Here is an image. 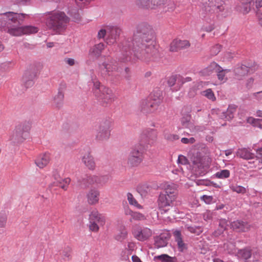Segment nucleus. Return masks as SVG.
Masks as SVG:
<instances>
[{"mask_svg": "<svg viewBox=\"0 0 262 262\" xmlns=\"http://www.w3.org/2000/svg\"><path fill=\"white\" fill-rule=\"evenodd\" d=\"M230 174L229 170L227 169H224L217 172L215 176L219 179H226L229 177Z\"/></svg>", "mask_w": 262, "mask_h": 262, "instance_id": "nucleus-42", "label": "nucleus"}, {"mask_svg": "<svg viewBox=\"0 0 262 262\" xmlns=\"http://www.w3.org/2000/svg\"><path fill=\"white\" fill-rule=\"evenodd\" d=\"M161 101L160 97L152 98L151 96L150 98L143 99L140 102L139 109L144 114L154 113L158 110Z\"/></svg>", "mask_w": 262, "mask_h": 262, "instance_id": "nucleus-8", "label": "nucleus"}, {"mask_svg": "<svg viewBox=\"0 0 262 262\" xmlns=\"http://www.w3.org/2000/svg\"><path fill=\"white\" fill-rule=\"evenodd\" d=\"M127 235L126 230L123 229L115 235V238L118 241L122 242L126 238Z\"/></svg>", "mask_w": 262, "mask_h": 262, "instance_id": "nucleus-41", "label": "nucleus"}, {"mask_svg": "<svg viewBox=\"0 0 262 262\" xmlns=\"http://www.w3.org/2000/svg\"><path fill=\"white\" fill-rule=\"evenodd\" d=\"M54 177V181L51 184L50 187H52L54 186H57L64 190H66L71 182V179L69 178L62 179L58 174H55Z\"/></svg>", "mask_w": 262, "mask_h": 262, "instance_id": "nucleus-19", "label": "nucleus"}, {"mask_svg": "<svg viewBox=\"0 0 262 262\" xmlns=\"http://www.w3.org/2000/svg\"><path fill=\"white\" fill-rule=\"evenodd\" d=\"M169 236L165 234H161L160 235L155 237L154 245L157 248L165 247L168 243Z\"/></svg>", "mask_w": 262, "mask_h": 262, "instance_id": "nucleus-29", "label": "nucleus"}, {"mask_svg": "<svg viewBox=\"0 0 262 262\" xmlns=\"http://www.w3.org/2000/svg\"><path fill=\"white\" fill-rule=\"evenodd\" d=\"M236 155L237 157L245 160L252 159L255 156L254 154L251 152L249 149L246 148L238 149L236 152Z\"/></svg>", "mask_w": 262, "mask_h": 262, "instance_id": "nucleus-30", "label": "nucleus"}, {"mask_svg": "<svg viewBox=\"0 0 262 262\" xmlns=\"http://www.w3.org/2000/svg\"><path fill=\"white\" fill-rule=\"evenodd\" d=\"M32 127V121H25L23 124L18 125L10 136V140L14 144L23 142L30 135Z\"/></svg>", "mask_w": 262, "mask_h": 262, "instance_id": "nucleus-7", "label": "nucleus"}, {"mask_svg": "<svg viewBox=\"0 0 262 262\" xmlns=\"http://www.w3.org/2000/svg\"><path fill=\"white\" fill-rule=\"evenodd\" d=\"M99 191L96 188H92L89 190L86 194L88 203L91 205H94L98 203L99 200Z\"/></svg>", "mask_w": 262, "mask_h": 262, "instance_id": "nucleus-24", "label": "nucleus"}, {"mask_svg": "<svg viewBox=\"0 0 262 262\" xmlns=\"http://www.w3.org/2000/svg\"><path fill=\"white\" fill-rule=\"evenodd\" d=\"M32 70L31 69L26 70L23 76V85L25 88V90L33 85V76Z\"/></svg>", "mask_w": 262, "mask_h": 262, "instance_id": "nucleus-22", "label": "nucleus"}, {"mask_svg": "<svg viewBox=\"0 0 262 262\" xmlns=\"http://www.w3.org/2000/svg\"><path fill=\"white\" fill-rule=\"evenodd\" d=\"M27 16L28 15L25 13L11 11L0 14V29L6 27L8 32L13 36L31 34L33 33L32 26H21L25 17Z\"/></svg>", "mask_w": 262, "mask_h": 262, "instance_id": "nucleus-2", "label": "nucleus"}, {"mask_svg": "<svg viewBox=\"0 0 262 262\" xmlns=\"http://www.w3.org/2000/svg\"><path fill=\"white\" fill-rule=\"evenodd\" d=\"M168 84L169 86H173L176 82L178 83V78L176 76H172L170 77L168 80Z\"/></svg>", "mask_w": 262, "mask_h": 262, "instance_id": "nucleus-57", "label": "nucleus"}, {"mask_svg": "<svg viewBox=\"0 0 262 262\" xmlns=\"http://www.w3.org/2000/svg\"><path fill=\"white\" fill-rule=\"evenodd\" d=\"M187 230L191 233L200 234L202 232V228L199 226H188L187 227Z\"/></svg>", "mask_w": 262, "mask_h": 262, "instance_id": "nucleus-48", "label": "nucleus"}, {"mask_svg": "<svg viewBox=\"0 0 262 262\" xmlns=\"http://www.w3.org/2000/svg\"><path fill=\"white\" fill-rule=\"evenodd\" d=\"M176 199V193L174 188H171L168 186L164 192L159 195L158 204L159 209L164 212L170 210L173 206V202Z\"/></svg>", "mask_w": 262, "mask_h": 262, "instance_id": "nucleus-6", "label": "nucleus"}, {"mask_svg": "<svg viewBox=\"0 0 262 262\" xmlns=\"http://www.w3.org/2000/svg\"><path fill=\"white\" fill-rule=\"evenodd\" d=\"M157 138V132L152 128L144 129L140 135L141 143L143 146L145 144L152 145Z\"/></svg>", "mask_w": 262, "mask_h": 262, "instance_id": "nucleus-13", "label": "nucleus"}, {"mask_svg": "<svg viewBox=\"0 0 262 262\" xmlns=\"http://www.w3.org/2000/svg\"><path fill=\"white\" fill-rule=\"evenodd\" d=\"M191 160L196 167L200 168L203 167V159L200 154H197L195 156L192 158Z\"/></svg>", "mask_w": 262, "mask_h": 262, "instance_id": "nucleus-38", "label": "nucleus"}, {"mask_svg": "<svg viewBox=\"0 0 262 262\" xmlns=\"http://www.w3.org/2000/svg\"><path fill=\"white\" fill-rule=\"evenodd\" d=\"M191 80V78L189 77L184 78L181 76H179L178 77V84L182 85L185 82L190 81Z\"/></svg>", "mask_w": 262, "mask_h": 262, "instance_id": "nucleus-55", "label": "nucleus"}, {"mask_svg": "<svg viewBox=\"0 0 262 262\" xmlns=\"http://www.w3.org/2000/svg\"><path fill=\"white\" fill-rule=\"evenodd\" d=\"M134 236L139 241L147 240L152 235L151 230L146 227L141 228L138 226H135L132 230Z\"/></svg>", "mask_w": 262, "mask_h": 262, "instance_id": "nucleus-15", "label": "nucleus"}, {"mask_svg": "<svg viewBox=\"0 0 262 262\" xmlns=\"http://www.w3.org/2000/svg\"><path fill=\"white\" fill-rule=\"evenodd\" d=\"M42 64L39 62L35 63L34 66V75L38 74L42 69Z\"/></svg>", "mask_w": 262, "mask_h": 262, "instance_id": "nucleus-54", "label": "nucleus"}, {"mask_svg": "<svg viewBox=\"0 0 262 262\" xmlns=\"http://www.w3.org/2000/svg\"><path fill=\"white\" fill-rule=\"evenodd\" d=\"M106 35L107 36V26L105 29H101L98 31L97 37L99 39L104 38Z\"/></svg>", "mask_w": 262, "mask_h": 262, "instance_id": "nucleus-52", "label": "nucleus"}, {"mask_svg": "<svg viewBox=\"0 0 262 262\" xmlns=\"http://www.w3.org/2000/svg\"><path fill=\"white\" fill-rule=\"evenodd\" d=\"M91 81L93 83L92 91L94 95L103 105L110 104L114 101L115 95L111 89L101 85L95 75L91 76Z\"/></svg>", "mask_w": 262, "mask_h": 262, "instance_id": "nucleus-5", "label": "nucleus"}, {"mask_svg": "<svg viewBox=\"0 0 262 262\" xmlns=\"http://www.w3.org/2000/svg\"><path fill=\"white\" fill-rule=\"evenodd\" d=\"M201 199L207 204H210L213 202V198L211 195H203Z\"/></svg>", "mask_w": 262, "mask_h": 262, "instance_id": "nucleus-51", "label": "nucleus"}, {"mask_svg": "<svg viewBox=\"0 0 262 262\" xmlns=\"http://www.w3.org/2000/svg\"><path fill=\"white\" fill-rule=\"evenodd\" d=\"M50 161V156L49 154L40 155L35 161V164L40 168L46 166Z\"/></svg>", "mask_w": 262, "mask_h": 262, "instance_id": "nucleus-27", "label": "nucleus"}, {"mask_svg": "<svg viewBox=\"0 0 262 262\" xmlns=\"http://www.w3.org/2000/svg\"><path fill=\"white\" fill-rule=\"evenodd\" d=\"M221 46L219 45H216L213 47L211 50V53L212 55H216L221 50Z\"/></svg>", "mask_w": 262, "mask_h": 262, "instance_id": "nucleus-58", "label": "nucleus"}, {"mask_svg": "<svg viewBox=\"0 0 262 262\" xmlns=\"http://www.w3.org/2000/svg\"><path fill=\"white\" fill-rule=\"evenodd\" d=\"M108 181V177L107 176H98V185H103Z\"/></svg>", "mask_w": 262, "mask_h": 262, "instance_id": "nucleus-53", "label": "nucleus"}, {"mask_svg": "<svg viewBox=\"0 0 262 262\" xmlns=\"http://www.w3.org/2000/svg\"><path fill=\"white\" fill-rule=\"evenodd\" d=\"M63 61L66 64L70 66H73L76 63L75 59L72 58H65Z\"/></svg>", "mask_w": 262, "mask_h": 262, "instance_id": "nucleus-61", "label": "nucleus"}, {"mask_svg": "<svg viewBox=\"0 0 262 262\" xmlns=\"http://www.w3.org/2000/svg\"><path fill=\"white\" fill-rule=\"evenodd\" d=\"M190 46L189 41L187 40H180L175 39L170 45V51L171 52H177L180 50L188 48Z\"/></svg>", "mask_w": 262, "mask_h": 262, "instance_id": "nucleus-17", "label": "nucleus"}, {"mask_svg": "<svg viewBox=\"0 0 262 262\" xmlns=\"http://www.w3.org/2000/svg\"><path fill=\"white\" fill-rule=\"evenodd\" d=\"M145 219L146 217L145 215L143 214L138 212H134L132 217L130 219V221H132V220L136 221H142Z\"/></svg>", "mask_w": 262, "mask_h": 262, "instance_id": "nucleus-45", "label": "nucleus"}, {"mask_svg": "<svg viewBox=\"0 0 262 262\" xmlns=\"http://www.w3.org/2000/svg\"><path fill=\"white\" fill-rule=\"evenodd\" d=\"M167 0H136V4L140 7L151 10H157L158 12H166L163 6Z\"/></svg>", "mask_w": 262, "mask_h": 262, "instance_id": "nucleus-11", "label": "nucleus"}, {"mask_svg": "<svg viewBox=\"0 0 262 262\" xmlns=\"http://www.w3.org/2000/svg\"><path fill=\"white\" fill-rule=\"evenodd\" d=\"M239 2L236 6L237 11L246 14L251 10V5L252 0H239Z\"/></svg>", "mask_w": 262, "mask_h": 262, "instance_id": "nucleus-23", "label": "nucleus"}, {"mask_svg": "<svg viewBox=\"0 0 262 262\" xmlns=\"http://www.w3.org/2000/svg\"><path fill=\"white\" fill-rule=\"evenodd\" d=\"M256 160L258 161L259 163L262 164V147L259 148L256 150Z\"/></svg>", "mask_w": 262, "mask_h": 262, "instance_id": "nucleus-60", "label": "nucleus"}, {"mask_svg": "<svg viewBox=\"0 0 262 262\" xmlns=\"http://www.w3.org/2000/svg\"><path fill=\"white\" fill-rule=\"evenodd\" d=\"M237 255L241 258L246 260L251 257V251L248 249L240 250L237 253Z\"/></svg>", "mask_w": 262, "mask_h": 262, "instance_id": "nucleus-39", "label": "nucleus"}, {"mask_svg": "<svg viewBox=\"0 0 262 262\" xmlns=\"http://www.w3.org/2000/svg\"><path fill=\"white\" fill-rule=\"evenodd\" d=\"M105 47V44L102 42L95 44L94 46L90 48L89 50V54L91 56L98 58L101 55Z\"/></svg>", "mask_w": 262, "mask_h": 262, "instance_id": "nucleus-25", "label": "nucleus"}, {"mask_svg": "<svg viewBox=\"0 0 262 262\" xmlns=\"http://www.w3.org/2000/svg\"><path fill=\"white\" fill-rule=\"evenodd\" d=\"M154 31L146 23L139 24L134 31L133 37L123 41L121 47L122 61L132 60L148 62L157 57L158 51L153 40Z\"/></svg>", "mask_w": 262, "mask_h": 262, "instance_id": "nucleus-1", "label": "nucleus"}, {"mask_svg": "<svg viewBox=\"0 0 262 262\" xmlns=\"http://www.w3.org/2000/svg\"><path fill=\"white\" fill-rule=\"evenodd\" d=\"M46 25L47 28L56 34L63 32L69 21V17L61 11H51L46 13Z\"/></svg>", "mask_w": 262, "mask_h": 262, "instance_id": "nucleus-3", "label": "nucleus"}, {"mask_svg": "<svg viewBox=\"0 0 262 262\" xmlns=\"http://www.w3.org/2000/svg\"><path fill=\"white\" fill-rule=\"evenodd\" d=\"M121 32V29L117 26H107V36L106 42L108 45H112L117 42Z\"/></svg>", "mask_w": 262, "mask_h": 262, "instance_id": "nucleus-14", "label": "nucleus"}, {"mask_svg": "<svg viewBox=\"0 0 262 262\" xmlns=\"http://www.w3.org/2000/svg\"><path fill=\"white\" fill-rule=\"evenodd\" d=\"M230 71L229 69H223L220 67V69L217 70V78L219 80L223 82H225L227 78L225 77V75Z\"/></svg>", "mask_w": 262, "mask_h": 262, "instance_id": "nucleus-37", "label": "nucleus"}, {"mask_svg": "<svg viewBox=\"0 0 262 262\" xmlns=\"http://www.w3.org/2000/svg\"><path fill=\"white\" fill-rule=\"evenodd\" d=\"M202 4L200 15L207 22L214 20L217 13L225 9V3L222 0H203Z\"/></svg>", "mask_w": 262, "mask_h": 262, "instance_id": "nucleus-4", "label": "nucleus"}, {"mask_svg": "<svg viewBox=\"0 0 262 262\" xmlns=\"http://www.w3.org/2000/svg\"><path fill=\"white\" fill-rule=\"evenodd\" d=\"M127 200L128 201V203L130 205L134 206L138 209H141L142 208V206L140 205L138 203V202L134 198V197L133 196V195H132V193H130L129 192L127 193Z\"/></svg>", "mask_w": 262, "mask_h": 262, "instance_id": "nucleus-40", "label": "nucleus"}, {"mask_svg": "<svg viewBox=\"0 0 262 262\" xmlns=\"http://www.w3.org/2000/svg\"><path fill=\"white\" fill-rule=\"evenodd\" d=\"M116 71H119L118 63L113 59H108L98 65V74L103 77L110 75L112 72Z\"/></svg>", "mask_w": 262, "mask_h": 262, "instance_id": "nucleus-10", "label": "nucleus"}, {"mask_svg": "<svg viewBox=\"0 0 262 262\" xmlns=\"http://www.w3.org/2000/svg\"><path fill=\"white\" fill-rule=\"evenodd\" d=\"M98 176H86L84 178L79 181V185L83 188H87L90 185H98Z\"/></svg>", "mask_w": 262, "mask_h": 262, "instance_id": "nucleus-18", "label": "nucleus"}, {"mask_svg": "<svg viewBox=\"0 0 262 262\" xmlns=\"http://www.w3.org/2000/svg\"><path fill=\"white\" fill-rule=\"evenodd\" d=\"M230 226L232 229L238 232H246L250 229V225L247 222L239 220L231 222Z\"/></svg>", "mask_w": 262, "mask_h": 262, "instance_id": "nucleus-21", "label": "nucleus"}, {"mask_svg": "<svg viewBox=\"0 0 262 262\" xmlns=\"http://www.w3.org/2000/svg\"><path fill=\"white\" fill-rule=\"evenodd\" d=\"M234 247L235 246L231 243L229 244H226L224 245V248L226 249L229 252H233L234 250Z\"/></svg>", "mask_w": 262, "mask_h": 262, "instance_id": "nucleus-62", "label": "nucleus"}, {"mask_svg": "<svg viewBox=\"0 0 262 262\" xmlns=\"http://www.w3.org/2000/svg\"><path fill=\"white\" fill-rule=\"evenodd\" d=\"M178 162L182 165H186L188 163V160L184 156L180 155L178 157Z\"/></svg>", "mask_w": 262, "mask_h": 262, "instance_id": "nucleus-59", "label": "nucleus"}, {"mask_svg": "<svg viewBox=\"0 0 262 262\" xmlns=\"http://www.w3.org/2000/svg\"><path fill=\"white\" fill-rule=\"evenodd\" d=\"M249 72V68L245 65H237L234 69V73L237 78L240 79L246 75Z\"/></svg>", "mask_w": 262, "mask_h": 262, "instance_id": "nucleus-32", "label": "nucleus"}, {"mask_svg": "<svg viewBox=\"0 0 262 262\" xmlns=\"http://www.w3.org/2000/svg\"><path fill=\"white\" fill-rule=\"evenodd\" d=\"M191 117L189 114L184 115L181 119L182 125L185 128H189L192 133H196L202 130L199 126H195L191 121Z\"/></svg>", "mask_w": 262, "mask_h": 262, "instance_id": "nucleus-16", "label": "nucleus"}, {"mask_svg": "<svg viewBox=\"0 0 262 262\" xmlns=\"http://www.w3.org/2000/svg\"><path fill=\"white\" fill-rule=\"evenodd\" d=\"M7 214L5 211L0 212V228H3L5 226L7 223Z\"/></svg>", "mask_w": 262, "mask_h": 262, "instance_id": "nucleus-47", "label": "nucleus"}, {"mask_svg": "<svg viewBox=\"0 0 262 262\" xmlns=\"http://www.w3.org/2000/svg\"><path fill=\"white\" fill-rule=\"evenodd\" d=\"M143 145L140 143L136 144L133 147L128 159V164L137 166L140 164L143 159Z\"/></svg>", "mask_w": 262, "mask_h": 262, "instance_id": "nucleus-12", "label": "nucleus"}, {"mask_svg": "<svg viewBox=\"0 0 262 262\" xmlns=\"http://www.w3.org/2000/svg\"><path fill=\"white\" fill-rule=\"evenodd\" d=\"M175 241L177 244L179 250L181 252L184 251L187 249V245L182 239L181 234L179 231H175L173 232Z\"/></svg>", "mask_w": 262, "mask_h": 262, "instance_id": "nucleus-31", "label": "nucleus"}, {"mask_svg": "<svg viewBox=\"0 0 262 262\" xmlns=\"http://www.w3.org/2000/svg\"><path fill=\"white\" fill-rule=\"evenodd\" d=\"M203 216L204 220H211L213 217V212L211 211L207 210L203 213Z\"/></svg>", "mask_w": 262, "mask_h": 262, "instance_id": "nucleus-56", "label": "nucleus"}, {"mask_svg": "<svg viewBox=\"0 0 262 262\" xmlns=\"http://www.w3.org/2000/svg\"><path fill=\"white\" fill-rule=\"evenodd\" d=\"M82 163L90 170H93L95 168L96 164L94 158L90 153L85 154L82 158Z\"/></svg>", "mask_w": 262, "mask_h": 262, "instance_id": "nucleus-28", "label": "nucleus"}, {"mask_svg": "<svg viewBox=\"0 0 262 262\" xmlns=\"http://www.w3.org/2000/svg\"><path fill=\"white\" fill-rule=\"evenodd\" d=\"M64 94L61 92H58L53 98L52 104L53 107L60 108L63 104Z\"/></svg>", "mask_w": 262, "mask_h": 262, "instance_id": "nucleus-33", "label": "nucleus"}, {"mask_svg": "<svg viewBox=\"0 0 262 262\" xmlns=\"http://www.w3.org/2000/svg\"><path fill=\"white\" fill-rule=\"evenodd\" d=\"M155 260H159L161 262H178L176 257H171L166 254H163L154 257Z\"/></svg>", "mask_w": 262, "mask_h": 262, "instance_id": "nucleus-34", "label": "nucleus"}, {"mask_svg": "<svg viewBox=\"0 0 262 262\" xmlns=\"http://www.w3.org/2000/svg\"><path fill=\"white\" fill-rule=\"evenodd\" d=\"M220 69V66L218 65L216 63L213 62L210 63V64L208 66L206 69H204L203 71V73L204 75H209L212 73L213 72H216L217 70Z\"/></svg>", "mask_w": 262, "mask_h": 262, "instance_id": "nucleus-35", "label": "nucleus"}, {"mask_svg": "<svg viewBox=\"0 0 262 262\" xmlns=\"http://www.w3.org/2000/svg\"><path fill=\"white\" fill-rule=\"evenodd\" d=\"M63 256L64 259H69L71 257V250L68 248L63 252Z\"/></svg>", "mask_w": 262, "mask_h": 262, "instance_id": "nucleus-63", "label": "nucleus"}, {"mask_svg": "<svg viewBox=\"0 0 262 262\" xmlns=\"http://www.w3.org/2000/svg\"><path fill=\"white\" fill-rule=\"evenodd\" d=\"M99 226L100 225L97 223L90 221L89 228L91 231L98 232L99 229Z\"/></svg>", "mask_w": 262, "mask_h": 262, "instance_id": "nucleus-50", "label": "nucleus"}, {"mask_svg": "<svg viewBox=\"0 0 262 262\" xmlns=\"http://www.w3.org/2000/svg\"><path fill=\"white\" fill-rule=\"evenodd\" d=\"M228 226V222L226 219H221L219 222V228L217 231L214 232V235L215 236L221 235L223 231L226 230Z\"/></svg>", "mask_w": 262, "mask_h": 262, "instance_id": "nucleus-36", "label": "nucleus"}, {"mask_svg": "<svg viewBox=\"0 0 262 262\" xmlns=\"http://www.w3.org/2000/svg\"><path fill=\"white\" fill-rule=\"evenodd\" d=\"M112 123L110 120L102 121L97 130L96 139L99 142H104L108 140L111 136Z\"/></svg>", "mask_w": 262, "mask_h": 262, "instance_id": "nucleus-9", "label": "nucleus"}, {"mask_svg": "<svg viewBox=\"0 0 262 262\" xmlns=\"http://www.w3.org/2000/svg\"><path fill=\"white\" fill-rule=\"evenodd\" d=\"M202 94L203 96H205L206 98L211 101H213L216 99L213 91L210 89H208L205 91H203Z\"/></svg>", "mask_w": 262, "mask_h": 262, "instance_id": "nucleus-43", "label": "nucleus"}, {"mask_svg": "<svg viewBox=\"0 0 262 262\" xmlns=\"http://www.w3.org/2000/svg\"><path fill=\"white\" fill-rule=\"evenodd\" d=\"M253 95L258 101L262 100V91L255 93Z\"/></svg>", "mask_w": 262, "mask_h": 262, "instance_id": "nucleus-64", "label": "nucleus"}, {"mask_svg": "<svg viewBox=\"0 0 262 262\" xmlns=\"http://www.w3.org/2000/svg\"><path fill=\"white\" fill-rule=\"evenodd\" d=\"M164 138L169 141H175L179 139V136L177 135L171 134L167 131L164 132Z\"/></svg>", "mask_w": 262, "mask_h": 262, "instance_id": "nucleus-46", "label": "nucleus"}, {"mask_svg": "<svg viewBox=\"0 0 262 262\" xmlns=\"http://www.w3.org/2000/svg\"><path fill=\"white\" fill-rule=\"evenodd\" d=\"M237 106L234 104H230L226 111L222 112L219 114V117L221 119H225L227 120H231L233 117L234 114L236 111Z\"/></svg>", "mask_w": 262, "mask_h": 262, "instance_id": "nucleus-20", "label": "nucleus"}, {"mask_svg": "<svg viewBox=\"0 0 262 262\" xmlns=\"http://www.w3.org/2000/svg\"><path fill=\"white\" fill-rule=\"evenodd\" d=\"M230 188L232 191L238 193H244L246 192V188L242 186L232 184L230 186Z\"/></svg>", "mask_w": 262, "mask_h": 262, "instance_id": "nucleus-44", "label": "nucleus"}, {"mask_svg": "<svg viewBox=\"0 0 262 262\" xmlns=\"http://www.w3.org/2000/svg\"><path fill=\"white\" fill-rule=\"evenodd\" d=\"M198 185H203L205 186H211L215 188H219L220 186L213 182L209 181H200L197 183Z\"/></svg>", "mask_w": 262, "mask_h": 262, "instance_id": "nucleus-49", "label": "nucleus"}, {"mask_svg": "<svg viewBox=\"0 0 262 262\" xmlns=\"http://www.w3.org/2000/svg\"><path fill=\"white\" fill-rule=\"evenodd\" d=\"M89 221L97 223L100 226H103L105 222L104 217L96 210H93L89 215Z\"/></svg>", "mask_w": 262, "mask_h": 262, "instance_id": "nucleus-26", "label": "nucleus"}]
</instances>
